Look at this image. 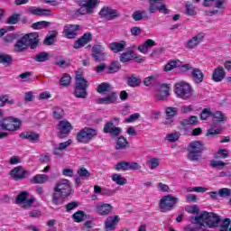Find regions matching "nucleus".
<instances>
[{
	"mask_svg": "<svg viewBox=\"0 0 231 231\" xmlns=\"http://www.w3.org/2000/svg\"><path fill=\"white\" fill-rule=\"evenodd\" d=\"M71 192H73V189L69 180L61 179L58 180L53 188L51 199L52 204H54L56 207L62 205V203H64V199L71 196Z\"/></svg>",
	"mask_w": 231,
	"mask_h": 231,
	"instance_id": "1",
	"label": "nucleus"
},
{
	"mask_svg": "<svg viewBox=\"0 0 231 231\" xmlns=\"http://www.w3.org/2000/svg\"><path fill=\"white\" fill-rule=\"evenodd\" d=\"M195 223L200 226L206 225L208 228H217L221 217L216 213L202 211L199 216L195 217Z\"/></svg>",
	"mask_w": 231,
	"mask_h": 231,
	"instance_id": "2",
	"label": "nucleus"
},
{
	"mask_svg": "<svg viewBox=\"0 0 231 231\" xmlns=\"http://www.w3.org/2000/svg\"><path fill=\"white\" fill-rule=\"evenodd\" d=\"M88 88H89V81L82 76V74L76 75V82L74 85L73 95L76 98L86 99L88 97Z\"/></svg>",
	"mask_w": 231,
	"mask_h": 231,
	"instance_id": "3",
	"label": "nucleus"
},
{
	"mask_svg": "<svg viewBox=\"0 0 231 231\" xmlns=\"http://www.w3.org/2000/svg\"><path fill=\"white\" fill-rule=\"evenodd\" d=\"M205 149V144L201 141H192L188 145V160L189 162L203 160L202 154Z\"/></svg>",
	"mask_w": 231,
	"mask_h": 231,
	"instance_id": "4",
	"label": "nucleus"
},
{
	"mask_svg": "<svg viewBox=\"0 0 231 231\" xmlns=\"http://www.w3.org/2000/svg\"><path fill=\"white\" fill-rule=\"evenodd\" d=\"M80 8L76 10L74 17L80 15H91L95 12V8L100 5L99 0H79Z\"/></svg>",
	"mask_w": 231,
	"mask_h": 231,
	"instance_id": "5",
	"label": "nucleus"
},
{
	"mask_svg": "<svg viewBox=\"0 0 231 231\" xmlns=\"http://www.w3.org/2000/svg\"><path fill=\"white\" fill-rule=\"evenodd\" d=\"M98 136V132L91 127H84L79 130L76 134V140L78 143H89L92 140H95Z\"/></svg>",
	"mask_w": 231,
	"mask_h": 231,
	"instance_id": "6",
	"label": "nucleus"
},
{
	"mask_svg": "<svg viewBox=\"0 0 231 231\" xmlns=\"http://www.w3.org/2000/svg\"><path fill=\"white\" fill-rule=\"evenodd\" d=\"M175 95L182 100H189L192 97V87L187 81H179L174 86Z\"/></svg>",
	"mask_w": 231,
	"mask_h": 231,
	"instance_id": "7",
	"label": "nucleus"
},
{
	"mask_svg": "<svg viewBox=\"0 0 231 231\" xmlns=\"http://www.w3.org/2000/svg\"><path fill=\"white\" fill-rule=\"evenodd\" d=\"M21 120L17 117L7 116L0 122V131H10L14 133L21 129Z\"/></svg>",
	"mask_w": 231,
	"mask_h": 231,
	"instance_id": "8",
	"label": "nucleus"
},
{
	"mask_svg": "<svg viewBox=\"0 0 231 231\" xmlns=\"http://www.w3.org/2000/svg\"><path fill=\"white\" fill-rule=\"evenodd\" d=\"M178 198L172 195L163 196L159 202L160 212L165 214V212H171L174 210L176 205H178Z\"/></svg>",
	"mask_w": 231,
	"mask_h": 231,
	"instance_id": "9",
	"label": "nucleus"
},
{
	"mask_svg": "<svg viewBox=\"0 0 231 231\" xmlns=\"http://www.w3.org/2000/svg\"><path fill=\"white\" fill-rule=\"evenodd\" d=\"M91 57L95 62H104L106 57H109V54L106 52V48L101 44H95L92 47Z\"/></svg>",
	"mask_w": 231,
	"mask_h": 231,
	"instance_id": "10",
	"label": "nucleus"
},
{
	"mask_svg": "<svg viewBox=\"0 0 231 231\" xmlns=\"http://www.w3.org/2000/svg\"><path fill=\"white\" fill-rule=\"evenodd\" d=\"M57 127L59 131V138L61 140L67 138L69 133H71V129H73L71 123H69L68 120L60 121Z\"/></svg>",
	"mask_w": 231,
	"mask_h": 231,
	"instance_id": "11",
	"label": "nucleus"
},
{
	"mask_svg": "<svg viewBox=\"0 0 231 231\" xmlns=\"http://www.w3.org/2000/svg\"><path fill=\"white\" fill-rule=\"evenodd\" d=\"M10 176L14 181H21L26 177L30 176V171L27 170H23V166H16L10 171Z\"/></svg>",
	"mask_w": 231,
	"mask_h": 231,
	"instance_id": "12",
	"label": "nucleus"
},
{
	"mask_svg": "<svg viewBox=\"0 0 231 231\" xmlns=\"http://www.w3.org/2000/svg\"><path fill=\"white\" fill-rule=\"evenodd\" d=\"M103 133H105L106 134H110L111 136L116 138L117 136H120V133H122V128L115 126V122L110 121L105 124Z\"/></svg>",
	"mask_w": 231,
	"mask_h": 231,
	"instance_id": "13",
	"label": "nucleus"
},
{
	"mask_svg": "<svg viewBox=\"0 0 231 231\" xmlns=\"http://www.w3.org/2000/svg\"><path fill=\"white\" fill-rule=\"evenodd\" d=\"M19 138H22V140H28L32 143H37V142L41 140V135L34 131H24L20 134Z\"/></svg>",
	"mask_w": 231,
	"mask_h": 231,
	"instance_id": "14",
	"label": "nucleus"
},
{
	"mask_svg": "<svg viewBox=\"0 0 231 231\" xmlns=\"http://www.w3.org/2000/svg\"><path fill=\"white\" fill-rule=\"evenodd\" d=\"M91 41H93V34H91V32H85L79 39L75 42L73 48L75 50L84 48V46H86V44L88 42H91Z\"/></svg>",
	"mask_w": 231,
	"mask_h": 231,
	"instance_id": "15",
	"label": "nucleus"
},
{
	"mask_svg": "<svg viewBox=\"0 0 231 231\" xmlns=\"http://www.w3.org/2000/svg\"><path fill=\"white\" fill-rule=\"evenodd\" d=\"M80 26L79 24H66L63 29V34L66 39H75Z\"/></svg>",
	"mask_w": 231,
	"mask_h": 231,
	"instance_id": "16",
	"label": "nucleus"
},
{
	"mask_svg": "<svg viewBox=\"0 0 231 231\" xmlns=\"http://www.w3.org/2000/svg\"><path fill=\"white\" fill-rule=\"evenodd\" d=\"M25 38V42H27V46H30L31 50H35L37 46H39V33L38 32H31L23 35Z\"/></svg>",
	"mask_w": 231,
	"mask_h": 231,
	"instance_id": "17",
	"label": "nucleus"
},
{
	"mask_svg": "<svg viewBox=\"0 0 231 231\" xmlns=\"http://www.w3.org/2000/svg\"><path fill=\"white\" fill-rule=\"evenodd\" d=\"M205 39V32H199L197 35L193 36L191 39H189L186 44V48L188 50H194V48H197V46L203 42V40Z\"/></svg>",
	"mask_w": 231,
	"mask_h": 231,
	"instance_id": "18",
	"label": "nucleus"
},
{
	"mask_svg": "<svg viewBox=\"0 0 231 231\" xmlns=\"http://www.w3.org/2000/svg\"><path fill=\"white\" fill-rule=\"evenodd\" d=\"M120 222V217L118 215L110 216L105 221V228L106 231H115L116 225Z\"/></svg>",
	"mask_w": 231,
	"mask_h": 231,
	"instance_id": "19",
	"label": "nucleus"
},
{
	"mask_svg": "<svg viewBox=\"0 0 231 231\" xmlns=\"http://www.w3.org/2000/svg\"><path fill=\"white\" fill-rule=\"evenodd\" d=\"M125 46H127V42L125 41L113 42L108 44V49L113 53H121V51L125 50Z\"/></svg>",
	"mask_w": 231,
	"mask_h": 231,
	"instance_id": "20",
	"label": "nucleus"
},
{
	"mask_svg": "<svg viewBox=\"0 0 231 231\" xmlns=\"http://www.w3.org/2000/svg\"><path fill=\"white\" fill-rule=\"evenodd\" d=\"M28 50V42H26V38L23 36L21 39H19L14 47V53H23Z\"/></svg>",
	"mask_w": 231,
	"mask_h": 231,
	"instance_id": "21",
	"label": "nucleus"
},
{
	"mask_svg": "<svg viewBox=\"0 0 231 231\" xmlns=\"http://www.w3.org/2000/svg\"><path fill=\"white\" fill-rule=\"evenodd\" d=\"M113 210L111 204L99 203L96 206V211L99 216H107Z\"/></svg>",
	"mask_w": 231,
	"mask_h": 231,
	"instance_id": "22",
	"label": "nucleus"
},
{
	"mask_svg": "<svg viewBox=\"0 0 231 231\" xmlns=\"http://www.w3.org/2000/svg\"><path fill=\"white\" fill-rule=\"evenodd\" d=\"M99 15L101 17H105V19H107L108 21H111V19H115V17H117L118 14L114 9H111L109 7H103L99 12Z\"/></svg>",
	"mask_w": 231,
	"mask_h": 231,
	"instance_id": "23",
	"label": "nucleus"
},
{
	"mask_svg": "<svg viewBox=\"0 0 231 231\" xmlns=\"http://www.w3.org/2000/svg\"><path fill=\"white\" fill-rule=\"evenodd\" d=\"M225 77H226V73L223 67L218 66L213 70L212 80H214V82H221Z\"/></svg>",
	"mask_w": 231,
	"mask_h": 231,
	"instance_id": "24",
	"label": "nucleus"
},
{
	"mask_svg": "<svg viewBox=\"0 0 231 231\" xmlns=\"http://www.w3.org/2000/svg\"><path fill=\"white\" fill-rule=\"evenodd\" d=\"M131 147V144L129 143V141L124 135H121L117 138L116 143V151H125V149H129Z\"/></svg>",
	"mask_w": 231,
	"mask_h": 231,
	"instance_id": "25",
	"label": "nucleus"
},
{
	"mask_svg": "<svg viewBox=\"0 0 231 231\" xmlns=\"http://www.w3.org/2000/svg\"><path fill=\"white\" fill-rule=\"evenodd\" d=\"M169 86L165 83L161 85V88L158 90V93L155 96L157 100H164L169 97L171 94L169 93Z\"/></svg>",
	"mask_w": 231,
	"mask_h": 231,
	"instance_id": "26",
	"label": "nucleus"
},
{
	"mask_svg": "<svg viewBox=\"0 0 231 231\" xmlns=\"http://www.w3.org/2000/svg\"><path fill=\"white\" fill-rule=\"evenodd\" d=\"M29 14H32V15H51V10L50 9H42L36 6H32L28 10Z\"/></svg>",
	"mask_w": 231,
	"mask_h": 231,
	"instance_id": "27",
	"label": "nucleus"
},
{
	"mask_svg": "<svg viewBox=\"0 0 231 231\" xmlns=\"http://www.w3.org/2000/svg\"><path fill=\"white\" fill-rule=\"evenodd\" d=\"M211 118H213V121H212L213 125H216L217 124H222L223 122H226V116L221 111L213 112Z\"/></svg>",
	"mask_w": 231,
	"mask_h": 231,
	"instance_id": "28",
	"label": "nucleus"
},
{
	"mask_svg": "<svg viewBox=\"0 0 231 231\" xmlns=\"http://www.w3.org/2000/svg\"><path fill=\"white\" fill-rule=\"evenodd\" d=\"M191 77L195 84H201V82H203V79H205V74H203L201 69L194 68L191 71Z\"/></svg>",
	"mask_w": 231,
	"mask_h": 231,
	"instance_id": "29",
	"label": "nucleus"
},
{
	"mask_svg": "<svg viewBox=\"0 0 231 231\" xmlns=\"http://www.w3.org/2000/svg\"><path fill=\"white\" fill-rule=\"evenodd\" d=\"M118 98V96L116 95V92H112L110 95L103 97V98H99L98 102L99 104H105L106 106H109L111 104H115V102H116Z\"/></svg>",
	"mask_w": 231,
	"mask_h": 231,
	"instance_id": "30",
	"label": "nucleus"
},
{
	"mask_svg": "<svg viewBox=\"0 0 231 231\" xmlns=\"http://www.w3.org/2000/svg\"><path fill=\"white\" fill-rule=\"evenodd\" d=\"M46 181H48V175L46 174H36L30 180V183L32 185H42Z\"/></svg>",
	"mask_w": 231,
	"mask_h": 231,
	"instance_id": "31",
	"label": "nucleus"
},
{
	"mask_svg": "<svg viewBox=\"0 0 231 231\" xmlns=\"http://www.w3.org/2000/svg\"><path fill=\"white\" fill-rule=\"evenodd\" d=\"M134 60V51H133L123 52L119 56V60L120 62H123V63L129 62V60Z\"/></svg>",
	"mask_w": 231,
	"mask_h": 231,
	"instance_id": "32",
	"label": "nucleus"
},
{
	"mask_svg": "<svg viewBox=\"0 0 231 231\" xmlns=\"http://www.w3.org/2000/svg\"><path fill=\"white\" fill-rule=\"evenodd\" d=\"M127 84L130 88H138L142 84V79L133 74L127 79Z\"/></svg>",
	"mask_w": 231,
	"mask_h": 231,
	"instance_id": "33",
	"label": "nucleus"
},
{
	"mask_svg": "<svg viewBox=\"0 0 231 231\" xmlns=\"http://www.w3.org/2000/svg\"><path fill=\"white\" fill-rule=\"evenodd\" d=\"M120 68H122V65L118 60L112 61L110 63V66L108 67L107 74L112 75L113 73H118L120 71Z\"/></svg>",
	"mask_w": 231,
	"mask_h": 231,
	"instance_id": "34",
	"label": "nucleus"
},
{
	"mask_svg": "<svg viewBox=\"0 0 231 231\" xmlns=\"http://www.w3.org/2000/svg\"><path fill=\"white\" fill-rule=\"evenodd\" d=\"M15 101L14 99H10V96L8 94H1L0 95V107H5L6 104L12 106Z\"/></svg>",
	"mask_w": 231,
	"mask_h": 231,
	"instance_id": "35",
	"label": "nucleus"
},
{
	"mask_svg": "<svg viewBox=\"0 0 231 231\" xmlns=\"http://www.w3.org/2000/svg\"><path fill=\"white\" fill-rule=\"evenodd\" d=\"M97 91L99 93V95L109 93V91H111V85L109 83L103 82L97 86Z\"/></svg>",
	"mask_w": 231,
	"mask_h": 231,
	"instance_id": "36",
	"label": "nucleus"
},
{
	"mask_svg": "<svg viewBox=\"0 0 231 231\" xmlns=\"http://www.w3.org/2000/svg\"><path fill=\"white\" fill-rule=\"evenodd\" d=\"M112 181H115L116 185L124 186L127 183V179L122 177L119 173L112 174Z\"/></svg>",
	"mask_w": 231,
	"mask_h": 231,
	"instance_id": "37",
	"label": "nucleus"
},
{
	"mask_svg": "<svg viewBox=\"0 0 231 231\" xmlns=\"http://www.w3.org/2000/svg\"><path fill=\"white\" fill-rule=\"evenodd\" d=\"M34 60L35 62H46L50 60V53L46 51L40 52L34 57Z\"/></svg>",
	"mask_w": 231,
	"mask_h": 231,
	"instance_id": "38",
	"label": "nucleus"
},
{
	"mask_svg": "<svg viewBox=\"0 0 231 231\" xmlns=\"http://www.w3.org/2000/svg\"><path fill=\"white\" fill-rule=\"evenodd\" d=\"M52 116L55 120H62V118H64V109L59 106L54 107Z\"/></svg>",
	"mask_w": 231,
	"mask_h": 231,
	"instance_id": "39",
	"label": "nucleus"
},
{
	"mask_svg": "<svg viewBox=\"0 0 231 231\" xmlns=\"http://www.w3.org/2000/svg\"><path fill=\"white\" fill-rule=\"evenodd\" d=\"M48 26H50V22L40 21L32 23L31 28H32V30H42L48 28Z\"/></svg>",
	"mask_w": 231,
	"mask_h": 231,
	"instance_id": "40",
	"label": "nucleus"
},
{
	"mask_svg": "<svg viewBox=\"0 0 231 231\" xmlns=\"http://www.w3.org/2000/svg\"><path fill=\"white\" fill-rule=\"evenodd\" d=\"M71 84V76L69 74L65 73L60 79V85L62 86V88H68Z\"/></svg>",
	"mask_w": 231,
	"mask_h": 231,
	"instance_id": "41",
	"label": "nucleus"
},
{
	"mask_svg": "<svg viewBox=\"0 0 231 231\" xmlns=\"http://www.w3.org/2000/svg\"><path fill=\"white\" fill-rule=\"evenodd\" d=\"M78 176L81 178V180H89V177L91 176V173L89 171L85 169L84 167H81L78 170L77 172Z\"/></svg>",
	"mask_w": 231,
	"mask_h": 231,
	"instance_id": "42",
	"label": "nucleus"
},
{
	"mask_svg": "<svg viewBox=\"0 0 231 231\" xmlns=\"http://www.w3.org/2000/svg\"><path fill=\"white\" fill-rule=\"evenodd\" d=\"M72 217L75 223H82V221H84V217H86V213L82 210H79L74 213Z\"/></svg>",
	"mask_w": 231,
	"mask_h": 231,
	"instance_id": "43",
	"label": "nucleus"
},
{
	"mask_svg": "<svg viewBox=\"0 0 231 231\" xmlns=\"http://www.w3.org/2000/svg\"><path fill=\"white\" fill-rule=\"evenodd\" d=\"M132 17L134 21H142L143 19L147 18V13H145V11H135L132 14Z\"/></svg>",
	"mask_w": 231,
	"mask_h": 231,
	"instance_id": "44",
	"label": "nucleus"
},
{
	"mask_svg": "<svg viewBox=\"0 0 231 231\" xmlns=\"http://www.w3.org/2000/svg\"><path fill=\"white\" fill-rule=\"evenodd\" d=\"M185 8H186V15H189L190 17L194 15H198V12L196 11V6H194V5L187 4L185 5Z\"/></svg>",
	"mask_w": 231,
	"mask_h": 231,
	"instance_id": "45",
	"label": "nucleus"
},
{
	"mask_svg": "<svg viewBox=\"0 0 231 231\" xmlns=\"http://www.w3.org/2000/svg\"><path fill=\"white\" fill-rule=\"evenodd\" d=\"M20 19H21V14L14 13L7 18L6 23L7 24H17L19 23Z\"/></svg>",
	"mask_w": 231,
	"mask_h": 231,
	"instance_id": "46",
	"label": "nucleus"
},
{
	"mask_svg": "<svg viewBox=\"0 0 231 231\" xmlns=\"http://www.w3.org/2000/svg\"><path fill=\"white\" fill-rule=\"evenodd\" d=\"M225 158H228V150L220 149L215 153L216 160H221Z\"/></svg>",
	"mask_w": 231,
	"mask_h": 231,
	"instance_id": "47",
	"label": "nucleus"
},
{
	"mask_svg": "<svg viewBox=\"0 0 231 231\" xmlns=\"http://www.w3.org/2000/svg\"><path fill=\"white\" fill-rule=\"evenodd\" d=\"M116 171H129V162H120L115 166Z\"/></svg>",
	"mask_w": 231,
	"mask_h": 231,
	"instance_id": "48",
	"label": "nucleus"
},
{
	"mask_svg": "<svg viewBox=\"0 0 231 231\" xmlns=\"http://www.w3.org/2000/svg\"><path fill=\"white\" fill-rule=\"evenodd\" d=\"M26 199H28V191H22L16 197V204L21 205Z\"/></svg>",
	"mask_w": 231,
	"mask_h": 231,
	"instance_id": "49",
	"label": "nucleus"
},
{
	"mask_svg": "<svg viewBox=\"0 0 231 231\" xmlns=\"http://www.w3.org/2000/svg\"><path fill=\"white\" fill-rule=\"evenodd\" d=\"M0 64H12V57L8 54H0Z\"/></svg>",
	"mask_w": 231,
	"mask_h": 231,
	"instance_id": "50",
	"label": "nucleus"
},
{
	"mask_svg": "<svg viewBox=\"0 0 231 231\" xmlns=\"http://www.w3.org/2000/svg\"><path fill=\"white\" fill-rule=\"evenodd\" d=\"M212 113L210 108H204L200 113V120H207V118L212 117Z\"/></svg>",
	"mask_w": 231,
	"mask_h": 231,
	"instance_id": "51",
	"label": "nucleus"
},
{
	"mask_svg": "<svg viewBox=\"0 0 231 231\" xmlns=\"http://www.w3.org/2000/svg\"><path fill=\"white\" fill-rule=\"evenodd\" d=\"M178 115V109L176 107L169 106L166 108V116L174 118Z\"/></svg>",
	"mask_w": 231,
	"mask_h": 231,
	"instance_id": "52",
	"label": "nucleus"
},
{
	"mask_svg": "<svg viewBox=\"0 0 231 231\" xmlns=\"http://www.w3.org/2000/svg\"><path fill=\"white\" fill-rule=\"evenodd\" d=\"M218 196L220 198H229L231 196V189L222 188L218 190Z\"/></svg>",
	"mask_w": 231,
	"mask_h": 231,
	"instance_id": "53",
	"label": "nucleus"
},
{
	"mask_svg": "<svg viewBox=\"0 0 231 231\" xmlns=\"http://www.w3.org/2000/svg\"><path fill=\"white\" fill-rule=\"evenodd\" d=\"M210 165L213 167V169H217L219 167H225L226 165H228V163L222 161L212 160L210 161Z\"/></svg>",
	"mask_w": 231,
	"mask_h": 231,
	"instance_id": "54",
	"label": "nucleus"
},
{
	"mask_svg": "<svg viewBox=\"0 0 231 231\" xmlns=\"http://www.w3.org/2000/svg\"><path fill=\"white\" fill-rule=\"evenodd\" d=\"M15 39H19V34L10 33V34H7L4 37V41L5 42H14V41H15Z\"/></svg>",
	"mask_w": 231,
	"mask_h": 231,
	"instance_id": "55",
	"label": "nucleus"
},
{
	"mask_svg": "<svg viewBox=\"0 0 231 231\" xmlns=\"http://www.w3.org/2000/svg\"><path fill=\"white\" fill-rule=\"evenodd\" d=\"M160 166V160L158 158H152L150 160V169L151 171H154Z\"/></svg>",
	"mask_w": 231,
	"mask_h": 231,
	"instance_id": "56",
	"label": "nucleus"
},
{
	"mask_svg": "<svg viewBox=\"0 0 231 231\" xmlns=\"http://www.w3.org/2000/svg\"><path fill=\"white\" fill-rule=\"evenodd\" d=\"M149 45L144 42L143 44L138 46V51L140 53H143V55H147V51H149Z\"/></svg>",
	"mask_w": 231,
	"mask_h": 231,
	"instance_id": "57",
	"label": "nucleus"
},
{
	"mask_svg": "<svg viewBox=\"0 0 231 231\" xmlns=\"http://www.w3.org/2000/svg\"><path fill=\"white\" fill-rule=\"evenodd\" d=\"M168 142L174 143L180 140V134L174 133L167 135Z\"/></svg>",
	"mask_w": 231,
	"mask_h": 231,
	"instance_id": "58",
	"label": "nucleus"
},
{
	"mask_svg": "<svg viewBox=\"0 0 231 231\" xmlns=\"http://www.w3.org/2000/svg\"><path fill=\"white\" fill-rule=\"evenodd\" d=\"M142 169V165L138 162H128V171H140Z\"/></svg>",
	"mask_w": 231,
	"mask_h": 231,
	"instance_id": "59",
	"label": "nucleus"
},
{
	"mask_svg": "<svg viewBox=\"0 0 231 231\" xmlns=\"http://www.w3.org/2000/svg\"><path fill=\"white\" fill-rule=\"evenodd\" d=\"M138 118H140V114L134 113V114H132L128 118H126L125 122L126 124H131L132 122H136Z\"/></svg>",
	"mask_w": 231,
	"mask_h": 231,
	"instance_id": "60",
	"label": "nucleus"
},
{
	"mask_svg": "<svg viewBox=\"0 0 231 231\" xmlns=\"http://www.w3.org/2000/svg\"><path fill=\"white\" fill-rule=\"evenodd\" d=\"M176 61L175 60H171V61H169L164 69H163V71H172V69H174V68H176Z\"/></svg>",
	"mask_w": 231,
	"mask_h": 231,
	"instance_id": "61",
	"label": "nucleus"
},
{
	"mask_svg": "<svg viewBox=\"0 0 231 231\" xmlns=\"http://www.w3.org/2000/svg\"><path fill=\"white\" fill-rule=\"evenodd\" d=\"M77 207H79V202L72 201V202L68 203L65 206V208H66L67 212H69L71 210H74V208H77Z\"/></svg>",
	"mask_w": 231,
	"mask_h": 231,
	"instance_id": "62",
	"label": "nucleus"
},
{
	"mask_svg": "<svg viewBox=\"0 0 231 231\" xmlns=\"http://www.w3.org/2000/svg\"><path fill=\"white\" fill-rule=\"evenodd\" d=\"M35 199L32 197L30 199L23 202L22 208H30V207H32V205H33Z\"/></svg>",
	"mask_w": 231,
	"mask_h": 231,
	"instance_id": "63",
	"label": "nucleus"
},
{
	"mask_svg": "<svg viewBox=\"0 0 231 231\" xmlns=\"http://www.w3.org/2000/svg\"><path fill=\"white\" fill-rule=\"evenodd\" d=\"M130 33L134 37H138V35H142V29L140 27H132L130 29Z\"/></svg>",
	"mask_w": 231,
	"mask_h": 231,
	"instance_id": "64",
	"label": "nucleus"
}]
</instances>
